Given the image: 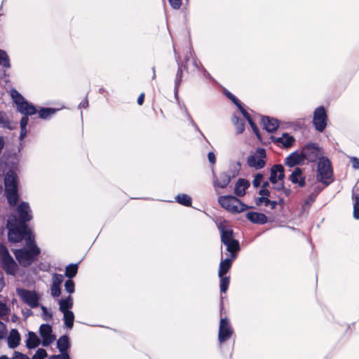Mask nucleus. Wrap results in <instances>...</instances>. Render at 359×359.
<instances>
[{
    "label": "nucleus",
    "mask_w": 359,
    "mask_h": 359,
    "mask_svg": "<svg viewBox=\"0 0 359 359\" xmlns=\"http://www.w3.org/2000/svg\"><path fill=\"white\" fill-rule=\"evenodd\" d=\"M262 123L264 128L270 133L275 132L279 127L278 120L269 116H262Z\"/></svg>",
    "instance_id": "18"
},
{
    "label": "nucleus",
    "mask_w": 359,
    "mask_h": 359,
    "mask_svg": "<svg viewBox=\"0 0 359 359\" xmlns=\"http://www.w3.org/2000/svg\"><path fill=\"white\" fill-rule=\"evenodd\" d=\"M57 111L58 109L56 108L40 107L37 112L40 118L46 120L53 116Z\"/></svg>",
    "instance_id": "29"
},
{
    "label": "nucleus",
    "mask_w": 359,
    "mask_h": 359,
    "mask_svg": "<svg viewBox=\"0 0 359 359\" xmlns=\"http://www.w3.org/2000/svg\"><path fill=\"white\" fill-rule=\"evenodd\" d=\"M6 191H13L18 189V175L13 171L9 170L4 178Z\"/></svg>",
    "instance_id": "16"
},
{
    "label": "nucleus",
    "mask_w": 359,
    "mask_h": 359,
    "mask_svg": "<svg viewBox=\"0 0 359 359\" xmlns=\"http://www.w3.org/2000/svg\"><path fill=\"white\" fill-rule=\"evenodd\" d=\"M73 306V299L72 297L69 295L66 298L61 299L59 301V310L62 313H65L66 311H70Z\"/></svg>",
    "instance_id": "31"
},
{
    "label": "nucleus",
    "mask_w": 359,
    "mask_h": 359,
    "mask_svg": "<svg viewBox=\"0 0 359 359\" xmlns=\"http://www.w3.org/2000/svg\"><path fill=\"white\" fill-rule=\"evenodd\" d=\"M285 177V169L281 164L273 165L270 170V182L275 184L278 180H283Z\"/></svg>",
    "instance_id": "15"
},
{
    "label": "nucleus",
    "mask_w": 359,
    "mask_h": 359,
    "mask_svg": "<svg viewBox=\"0 0 359 359\" xmlns=\"http://www.w3.org/2000/svg\"><path fill=\"white\" fill-rule=\"evenodd\" d=\"M244 118L248 121V120L252 119L250 114L247 112V111L243 108V104L241 102L236 106Z\"/></svg>",
    "instance_id": "51"
},
{
    "label": "nucleus",
    "mask_w": 359,
    "mask_h": 359,
    "mask_svg": "<svg viewBox=\"0 0 359 359\" xmlns=\"http://www.w3.org/2000/svg\"><path fill=\"white\" fill-rule=\"evenodd\" d=\"M244 118L248 121V120L252 119L250 114L247 112V111L243 108V104L241 102L236 106Z\"/></svg>",
    "instance_id": "53"
},
{
    "label": "nucleus",
    "mask_w": 359,
    "mask_h": 359,
    "mask_svg": "<svg viewBox=\"0 0 359 359\" xmlns=\"http://www.w3.org/2000/svg\"><path fill=\"white\" fill-rule=\"evenodd\" d=\"M255 203L257 205H260L262 203H264L265 206H269V198L265 196L258 197L255 200Z\"/></svg>",
    "instance_id": "50"
},
{
    "label": "nucleus",
    "mask_w": 359,
    "mask_h": 359,
    "mask_svg": "<svg viewBox=\"0 0 359 359\" xmlns=\"http://www.w3.org/2000/svg\"><path fill=\"white\" fill-rule=\"evenodd\" d=\"M317 180L325 186L330 184L333 180V170L330 161L327 157L319 158L317 168Z\"/></svg>",
    "instance_id": "4"
},
{
    "label": "nucleus",
    "mask_w": 359,
    "mask_h": 359,
    "mask_svg": "<svg viewBox=\"0 0 359 359\" xmlns=\"http://www.w3.org/2000/svg\"><path fill=\"white\" fill-rule=\"evenodd\" d=\"M6 229L8 230V240L10 243H17L21 242L26 234L30 233V229L28 225L17 222L14 216H9L6 222Z\"/></svg>",
    "instance_id": "2"
},
{
    "label": "nucleus",
    "mask_w": 359,
    "mask_h": 359,
    "mask_svg": "<svg viewBox=\"0 0 359 359\" xmlns=\"http://www.w3.org/2000/svg\"><path fill=\"white\" fill-rule=\"evenodd\" d=\"M248 123L250 126V127L252 128V130H253L255 134L257 135V137L258 138H260V134H259V128L257 126V125L255 124V123L253 121V120L252 119L248 120Z\"/></svg>",
    "instance_id": "55"
},
{
    "label": "nucleus",
    "mask_w": 359,
    "mask_h": 359,
    "mask_svg": "<svg viewBox=\"0 0 359 359\" xmlns=\"http://www.w3.org/2000/svg\"><path fill=\"white\" fill-rule=\"evenodd\" d=\"M320 191H321V189H318V190L317 191L316 193L313 192V193H311V194H309V196L307 197V198L305 201V203L306 205H309V204L312 203L313 202H314L317 197V195L318 194V193Z\"/></svg>",
    "instance_id": "49"
},
{
    "label": "nucleus",
    "mask_w": 359,
    "mask_h": 359,
    "mask_svg": "<svg viewBox=\"0 0 359 359\" xmlns=\"http://www.w3.org/2000/svg\"><path fill=\"white\" fill-rule=\"evenodd\" d=\"M225 95H226V97L231 100V102L236 105L237 106L239 103H241V101L235 96L233 95L232 93H231L230 92L227 91Z\"/></svg>",
    "instance_id": "57"
},
{
    "label": "nucleus",
    "mask_w": 359,
    "mask_h": 359,
    "mask_svg": "<svg viewBox=\"0 0 359 359\" xmlns=\"http://www.w3.org/2000/svg\"><path fill=\"white\" fill-rule=\"evenodd\" d=\"M232 123L236 128L237 133L241 134L245 130L244 121L236 115L232 116Z\"/></svg>",
    "instance_id": "35"
},
{
    "label": "nucleus",
    "mask_w": 359,
    "mask_h": 359,
    "mask_svg": "<svg viewBox=\"0 0 359 359\" xmlns=\"http://www.w3.org/2000/svg\"><path fill=\"white\" fill-rule=\"evenodd\" d=\"M170 6L175 10L180 9L182 6V0H168Z\"/></svg>",
    "instance_id": "56"
},
{
    "label": "nucleus",
    "mask_w": 359,
    "mask_h": 359,
    "mask_svg": "<svg viewBox=\"0 0 359 359\" xmlns=\"http://www.w3.org/2000/svg\"><path fill=\"white\" fill-rule=\"evenodd\" d=\"M16 292L23 302L30 308L34 309L39 306V297L36 291L24 288H17Z\"/></svg>",
    "instance_id": "10"
},
{
    "label": "nucleus",
    "mask_w": 359,
    "mask_h": 359,
    "mask_svg": "<svg viewBox=\"0 0 359 359\" xmlns=\"http://www.w3.org/2000/svg\"><path fill=\"white\" fill-rule=\"evenodd\" d=\"M328 116L326 109L323 106L316 108L313 114L312 123L315 130L319 133L325 130L327 126Z\"/></svg>",
    "instance_id": "7"
},
{
    "label": "nucleus",
    "mask_w": 359,
    "mask_h": 359,
    "mask_svg": "<svg viewBox=\"0 0 359 359\" xmlns=\"http://www.w3.org/2000/svg\"><path fill=\"white\" fill-rule=\"evenodd\" d=\"M65 289L67 292L72 294L75 291V284L72 280L68 279L65 282Z\"/></svg>",
    "instance_id": "43"
},
{
    "label": "nucleus",
    "mask_w": 359,
    "mask_h": 359,
    "mask_svg": "<svg viewBox=\"0 0 359 359\" xmlns=\"http://www.w3.org/2000/svg\"><path fill=\"white\" fill-rule=\"evenodd\" d=\"M39 334L42 338L41 344L47 347L52 344L55 337L53 334L52 326L49 324H42L39 327Z\"/></svg>",
    "instance_id": "14"
},
{
    "label": "nucleus",
    "mask_w": 359,
    "mask_h": 359,
    "mask_svg": "<svg viewBox=\"0 0 359 359\" xmlns=\"http://www.w3.org/2000/svg\"><path fill=\"white\" fill-rule=\"evenodd\" d=\"M11 96L13 102L17 106L18 111L24 115L20 122V128H27L29 121L28 116H32L37 113L36 107L26 100L15 89H11Z\"/></svg>",
    "instance_id": "1"
},
{
    "label": "nucleus",
    "mask_w": 359,
    "mask_h": 359,
    "mask_svg": "<svg viewBox=\"0 0 359 359\" xmlns=\"http://www.w3.org/2000/svg\"><path fill=\"white\" fill-rule=\"evenodd\" d=\"M244 118L248 121V120L252 119L250 114L247 112V111L243 108V104L241 102L236 106Z\"/></svg>",
    "instance_id": "52"
},
{
    "label": "nucleus",
    "mask_w": 359,
    "mask_h": 359,
    "mask_svg": "<svg viewBox=\"0 0 359 359\" xmlns=\"http://www.w3.org/2000/svg\"><path fill=\"white\" fill-rule=\"evenodd\" d=\"M235 259L232 257H226L224 259H221L219 263L218 276H222L228 273L229 270L231 267L232 263Z\"/></svg>",
    "instance_id": "28"
},
{
    "label": "nucleus",
    "mask_w": 359,
    "mask_h": 359,
    "mask_svg": "<svg viewBox=\"0 0 359 359\" xmlns=\"http://www.w3.org/2000/svg\"><path fill=\"white\" fill-rule=\"evenodd\" d=\"M249 187V181L243 178H240L236 183L234 194L237 196H243L245 194V191Z\"/></svg>",
    "instance_id": "24"
},
{
    "label": "nucleus",
    "mask_w": 359,
    "mask_h": 359,
    "mask_svg": "<svg viewBox=\"0 0 359 359\" xmlns=\"http://www.w3.org/2000/svg\"><path fill=\"white\" fill-rule=\"evenodd\" d=\"M0 66L4 68H10L11 67L9 57L7 53L2 49H0Z\"/></svg>",
    "instance_id": "39"
},
{
    "label": "nucleus",
    "mask_w": 359,
    "mask_h": 359,
    "mask_svg": "<svg viewBox=\"0 0 359 359\" xmlns=\"http://www.w3.org/2000/svg\"><path fill=\"white\" fill-rule=\"evenodd\" d=\"M259 194L262 196L269 197L270 195V192L267 189H262L259 191Z\"/></svg>",
    "instance_id": "64"
},
{
    "label": "nucleus",
    "mask_w": 359,
    "mask_h": 359,
    "mask_svg": "<svg viewBox=\"0 0 359 359\" xmlns=\"http://www.w3.org/2000/svg\"><path fill=\"white\" fill-rule=\"evenodd\" d=\"M352 200L353 202V215L355 219H359V194L352 193Z\"/></svg>",
    "instance_id": "38"
},
{
    "label": "nucleus",
    "mask_w": 359,
    "mask_h": 359,
    "mask_svg": "<svg viewBox=\"0 0 359 359\" xmlns=\"http://www.w3.org/2000/svg\"><path fill=\"white\" fill-rule=\"evenodd\" d=\"M8 330L6 325L0 320V340L6 337Z\"/></svg>",
    "instance_id": "48"
},
{
    "label": "nucleus",
    "mask_w": 359,
    "mask_h": 359,
    "mask_svg": "<svg viewBox=\"0 0 359 359\" xmlns=\"http://www.w3.org/2000/svg\"><path fill=\"white\" fill-rule=\"evenodd\" d=\"M11 359H30L27 355L19 351H14L13 356Z\"/></svg>",
    "instance_id": "59"
},
{
    "label": "nucleus",
    "mask_w": 359,
    "mask_h": 359,
    "mask_svg": "<svg viewBox=\"0 0 359 359\" xmlns=\"http://www.w3.org/2000/svg\"><path fill=\"white\" fill-rule=\"evenodd\" d=\"M303 161L304 158L302 153L299 154L297 151H294L286 157L285 159V164L288 167L292 168L299 165Z\"/></svg>",
    "instance_id": "23"
},
{
    "label": "nucleus",
    "mask_w": 359,
    "mask_h": 359,
    "mask_svg": "<svg viewBox=\"0 0 359 359\" xmlns=\"http://www.w3.org/2000/svg\"><path fill=\"white\" fill-rule=\"evenodd\" d=\"M70 347L69 339L67 335L60 337L57 341V348L60 354H69L68 349Z\"/></svg>",
    "instance_id": "25"
},
{
    "label": "nucleus",
    "mask_w": 359,
    "mask_h": 359,
    "mask_svg": "<svg viewBox=\"0 0 359 359\" xmlns=\"http://www.w3.org/2000/svg\"><path fill=\"white\" fill-rule=\"evenodd\" d=\"M351 161L352 163V167L355 170H358L359 169V158H358L356 157H351Z\"/></svg>",
    "instance_id": "61"
},
{
    "label": "nucleus",
    "mask_w": 359,
    "mask_h": 359,
    "mask_svg": "<svg viewBox=\"0 0 359 359\" xmlns=\"http://www.w3.org/2000/svg\"><path fill=\"white\" fill-rule=\"evenodd\" d=\"M78 269L79 263L68 264L65 268V276L68 278V279L72 280L77 274Z\"/></svg>",
    "instance_id": "32"
},
{
    "label": "nucleus",
    "mask_w": 359,
    "mask_h": 359,
    "mask_svg": "<svg viewBox=\"0 0 359 359\" xmlns=\"http://www.w3.org/2000/svg\"><path fill=\"white\" fill-rule=\"evenodd\" d=\"M13 254L18 264L27 268L36 261L41 251L21 248L14 250Z\"/></svg>",
    "instance_id": "6"
},
{
    "label": "nucleus",
    "mask_w": 359,
    "mask_h": 359,
    "mask_svg": "<svg viewBox=\"0 0 359 359\" xmlns=\"http://www.w3.org/2000/svg\"><path fill=\"white\" fill-rule=\"evenodd\" d=\"M20 339L21 337L18 330L11 329L7 337L8 346L12 349L15 348L19 346Z\"/></svg>",
    "instance_id": "22"
},
{
    "label": "nucleus",
    "mask_w": 359,
    "mask_h": 359,
    "mask_svg": "<svg viewBox=\"0 0 359 359\" xmlns=\"http://www.w3.org/2000/svg\"><path fill=\"white\" fill-rule=\"evenodd\" d=\"M48 354L45 349L39 348L34 355L30 359H45L47 357Z\"/></svg>",
    "instance_id": "45"
},
{
    "label": "nucleus",
    "mask_w": 359,
    "mask_h": 359,
    "mask_svg": "<svg viewBox=\"0 0 359 359\" xmlns=\"http://www.w3.org/2000/svg\"><path fill=\"white\" fill-rule=\"evenodd\" d=\"M301 153L304 160L315 162L320 155V147L316 143L309 142L302 147Z\"/></svg>",
    "instance_id": "13"
},
{
    "label": "nucleus",
    "mask_w": 359,
    "mask_h": 359,
    "mask_svg": "<svg viewBox=\"0 0 359 359\" xmlns=\"http://www.w3.org/2000/svg\"><path fill=\"white\" fill-rule=\"evenodd\" d=\"M240 166V164L238 163V167ZM239 172V168H235L234 169H229L227 171L222 172L219 174V177H217L214 171H212L213 174V185L215 188L219 187L222 189L226 188L228 184L231 181V179L238 175Z\"/></svg>",
    "instance_id": "8"
},
{
    "label": "nucleus",
    "mask_w": 359,
    "mask_h": 359,
    "mask_svg": "<svg viewBox=\"0 0 359 359\" xmlns=\"http://www.w3.org/2000/svg\"><path fill=\"white\" fill-rule=\"evenodd\" d=\"M48 359H70V355L69 354L52 355Z\"/></svg>",
    "instance_id": "60"
},
{
    "label": "nucleus",
    "mask_w": 359,
    "mask_h": 359,
    "mask_svg": "<svg viewBox=\"0 0 359 359\" xmlns=\"http://www.w3.org/2000/svg\"><path fill=\"white\" fill-rule=\"evenodd\" d=\"M175 201L180 205L186 207H190L192 204L191 198L185 194H180L175 196Z\"/></svg>",
    "instance_id": "33"
},
{
    "label": "nucleus",
    "mask_w": 359,
    "mask_h": 359,
    "mask_svg": "<svg viewBox=\"0 0 359 359\" xmlns=\"http://www.w3.org/2000/svg\"><path fill=\"white\" fill-rule=\"evenodd\" d=\"M234 331L229 320L226 318H222L219 320L218 330V341L220 344H224L231 339Z\"/></svg>",
    "instance_id": "11"
},
{
    "label": "nucleus",
    "mask_w": 359,
    "mask_h": 359,
    "mask_svg": "<svg viewBox=\"0 0 359 359\" xmlns=\"http://www.w3.org/2000/svg\"><path fill=\"white\" fill-rule=\"evenodd\" d=\"M185 64L183 65L184 69H188L189 67V62L193 66V69L201 70V67H203L201 64V62L194 55V53L192 50H189V51L185 55Z\"/></svg>",
    "instance_id": "17"
},
{
    "label": "nucleus",
    "mask_w": 359,
    "mask_h": 359,
    "mask_svg": "<svg viewBox=\"0 0 359 359\" xmlns=\"http://www.w3.org/2000/svg\"><path fill=\"white\" fill-rule=\"evenodd\" d=\"M17 222L27 225V223L33 219L32 210L27 202H20L16 208V215L12 214Z\"/></svg>",
    "instance_id": "9"
},
{
    "label": "nucleus",
    "mask_w": 359,
    "mask_h": 359,
    "mask_svg": "<svg viewBox=\"0 0 359 359\" xmlns=\"http://www.w3.org/2000/svg\"><path fill=\"white\" fill-rule=\"evenodd\" d=\"M220 279V291L221 292L225 293L229 287L230 278L229 276H219Z\"/></svg>",
    "instance_id": "40"
},
{
    "label": "nucleus",
    "mask_w": 359,
    "mask_h": 359,
    "mask_svg": "<svg viewBox=\"0 0 359 359\" xmlns=\"http://www.w3.org/2000/svg\"><path fill=\"white\" fill-rule=\"evenodd\" d=\"M63 313V320L65 326L69 328L72 329L74 325V314L72 311H66Z\"/></svg>",
    "instance_id": "37"
},
{
    "label": "nucleus",
    "mask_w": 359,
    "mask_h": 359,
    "mask_svg": "<svg viewBox=\"0 0 359 359\" xmlns=\"http://www.w3.org/2000/svg\"><path fill=\"white\" fill-rule=\"evenodd\" d=\"M64 281V276L60 273H54L52 277V285L61 286Z\"/></svg>",
    "instance_id": "44"
},
{
    "label": "nucleus",
    "mask_w": 359,
    "mask_h": 359,
    "mask_svg": "<svg viewBox=\"0 0 359 359\" xmlns=\"http://www.w3.org/2000/svg\"><path fill=\"white\" fill-rule=\"evenodd\" d=\"M25 343L27 348L34 349L38 347L41 344V341L35 332L29 331L28 332Z\"/></svg>",
    "instance_id": "27"
},
{
    "label": "nucleus",
    "mask_w": 359,
    "mask_h": 359,
    "mask_svg": "<svg viewBox=\"0 0 359 359\" xmlns=\"http://www.w3.org/2000/svg\"><path fill=\"white\" fill-rule=\"evenodd\" d=\"M208 161H210V163H212V165H214L215 163L216 158H215V154L212 151H210L208 154Z\"/></svg>",
    "instance_id": "63"
},
{
    "label": "nucleus",
    "mask_w": 359,
    "mask_h": 359,
    "mask_svg": "<svg viewBox=\"0 0 359 359\" xmlns=\"http://www.w3.org/2000/svg\"><path fill=\"white\" fill-rule=\"evenodd\" d=\"M182 74L183 72L182 69V65L180 63H178V69L176 74L174 87V93L175 97H177L178 94L179 88L182 81Z\"/></svg>",
    "instance_id": "36"
},
{
    "label": "nucleus",
    "mask_w": 359,
    "mask_h": 359,
    "mask_svg": "<svg viewBox=\"0 0 359 359\" xmlns=\"http://www.w3.org/2000/svg\"><path fill=\"white\" fill-rule=\"evenodd\" d=\"M18 264L8 248L4 244H0V266L4 272L8 276H15L19 271Z\"/></svg>",
    "instance_id": "3"
},
{
    "label": "nucleus",
    "mask_w": 359,
    "mask_h": 359,
    "mask_svg": "<svg viewBox=\"0 0 359 359\" xmlns=\"http://www.w3.org/2000/svg\"><path fill=\"white\" fill-rule=\"evenodd\" d=\"M218 203L222 208L232 213L242 212L251 208L242 203L237 197L231 195L219 196Z\"/></svg>",
    "instance_id": "5"
},
{
    "label": "nucleus",
    "mask_w": 359,
    "mask_h": 359,
    "mask_svg": "<svg viewBox=\"0 0 359 359\" xmlns=\"http://www.w3.org/2000/svg\"><path fill=\"white\" fill-rule=\"evenodd\" d=\"M302 170L299 168H296L290 176V180L293 184L299 182V180L302 177Z\"/></svg>",
    "instance_id": "41"
},
{
    "label": "nucleus",
    "mask_w": 359,
    "mask_h": 359,
    "mask_svg": "<svg viewBox=\"0 0 359 359\" xmlns=\"http://www.w3.org/2000/svg\"><path fill=\"white\" fill-rule=\"evenodd\" d=\"M264 178V175L262 173H257L252 180V185L254 187L257 188L260 186L261 182Z\"/></svg>",
    "instance_id": "46"
},
{
    "label": "nucleus",
    "mask_w": 359,
    "mask_h": 359,
    "mask_svg": "<svg viewBox=\"0 0 359 359\" xmlns=\"http://www.w3.org/2000/svg\"><path fill=\"white\" fill-rule=\"evenodd\" d=\"M8 202L11 206H15L19 200L18 189L13 191H6Z\"/></svg>",
    "instance_id": "34"
},
{
    "label": "nucleus",
    "mask_w": 359,
    "mask_h": 359,
    "mask_svg": "<svg viewBox=\"0 0 359 359\" xmlns=\"http://www.w3.org/2000/svg\"><path fill=\"white\" fill-rule=\"evenodd\" d=\"M244 118L248 121V120L252 119L250 114L247 112V111L243 108V104L241 102L236 106Z\"/></svg>",
    "instance_id": "54"
},
{
    "label": "nucleus",
    "mask_w": 359,
    "mask_h": 359,
    "mask_svg": "<svg viewBox=\"0 0 359 359\" xmlns=\"http://www.w3.org/2000/svg\"><path fill=\"white\" fill-rule=\"evenodd\" d=\"M217 228L220 233L221 242L223 244L234 240L233 231L231 229L226 227L222 223L217 225Z\"/></svg>",
    "instance_id": "20"
},
{
    "label": "nucleus",
    "mask_w": 359,
    "mask_h": 359,
    "mask_svg": "<svg viewBox=\"0 0 359 359\" xmlns=\"http://www.w3.org/2000/svg\"><path fill=\"white\" fill-rule=\"evenodd\" d=\"M0 126L12 130L10 121L6 117L5 114L0 112Z\"/></svg>",
    "instance_id": "42"
},
{
    "label": "nucleus",
    "mask_w": 359,
    "mask_h": 359,
    "mask_svg": "<svg viewBox=\"0 0 359 359\" xmlns=\"http://www.w3.org/2000/svg\"><path fill=\"white\" fill-rule=\"evenodd\" d=\"M246 218L253 224H264L267 222L268 218L264 214L257 212H248Z\"/></svg>",
    "instance_id": "21"
},
{
    "label": "nucleus",
    "mask_w": 359,
    "mask_h": 359,
    "mask_svg": "<svg viewBox=\"0 0 359 359\" xmlns=\"http://www.w3.org/2000/svg\"><path fill=\"white\" fill-rule=\"evenodd\" d=\"M9 309L6 304L0 302V317L8 314Z\"/></svg>",
    "instance_id": "58"
},
{
    "label": "nucleus",
    "mask_w": 359,
    "mask_h": 359,
    "mask_svg": "<svg viewBox=\"0 0 359 359\" xmlns=\"http://www.w3.org/2000/svg\"><path fill=\"white\" fill-rule=\"evenodd\" d=\"M272 141L276 144H280L284 148H290L294 144L295 140L293 136L287 133H284L281 137H273Z\"/></svg>",
    "instance_id": "19"
},
{
    "label": "nucleus",
    "mask_w": 359,
    "mask_h": 359,
    "mask_svg": "<svg viewBox=\"0 0 359 359\" xmlns=\"http://www.w3.org/2000/svg\"><path fill=\"white\" fill-rule=\"evenodd\" d=\"M25 241V247L23 248H27L30 250H34L36 251H41V249L37 246L34 235L32 234V231L30 230V233L29 234H26V236L24 238Z\"/></svg>",
    "instance_id": "30"
},
{
    "label": "nucleus",
    "mask_w": 359,
    "mask_h": 359,
    "mask_svg": "<svg viewBox=\"0 0 359 359\" xmlns=\"http://www.w3.org/2000/svg\"><path fill=\"white\" fill-rule=\"evenodd\" d=\"M50 291L53 297H58L61 294V287L59 285H51Z\"/></svg>",
    "instance_id": "47"
},
{
    "label": "nucleus",
    "mask_w": 359,
    "mask_h": 359,
    "mask_svg": "<svg viewBox=\"0 0 359 359\" xmlns=\"http://www.w3.org/2000/svg\"><path fill=\"white\" fill-rule=\"evenodd\" d=\"M226 247L227 252H229V257L233 259H236L238 252L241 250L240 243L238 240H233L229 243L224 244Z\"/></svg>",
    "instance_id": "26"
},
{
    "label": "nucleus",
    "mask_w": 359,
    "mask_h": 359,
    "mask_svg": "<svg viewBox=\"0 0 359 359\" xmlns=\"http://www.w3.org/2000/svg\"><path fill=\"white\" fill-rule=\"evenodd\" d=\"M53 317V314L48 310L46 313H42V318L45 321H49Z\"/></svg>",
    "instance_id": "62"
},
{
    "label": "nucleus",
    "mask_w": 359,
    "mask_h": 359,
    "mask_svg": "<svg viewBox=\"0 0 359 359\" xmlns=\"http://www.w3.org/2000/svg\"><path fill=\"white\" fill-rule=\"evenodd\" d=\"M266 157V151L263 148H259L256 154L250 155L247 158V163L249 167L254 168L256 170L263 168L266 162L264 158Z\"/></svg>",
    "instance_id": "12"
}]
</instances>
